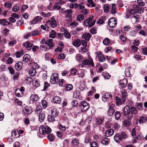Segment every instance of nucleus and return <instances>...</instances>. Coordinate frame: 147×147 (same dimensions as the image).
Returning <instances> with one entry per match:
<instances>
[{
	"label": "nucleus",
	"mask_w": 147,
	"mask_h": 147,
	"mask_svg": "<svg viewBox=\"0 0 147 147\" xmlns=\"http://www.w3.org/2000/svg\"><path fill=\"white\" fill-rule=\"evenodd\" d=\"M23 54V51H18L16 52V57L17 58H19Z\"/></svg>",
	"instance_id": "obj_58"
},
{
	"label": "nucleus",
	"mask_w": 147,
	"mask_h": 147,
	"mask_svg": "<svg viewBox=\"0 0 147 147\" xmlns=\"http://www.w3.org/2000/svg\"><path fill=\"white\" fill-rule=\"evenodd\" d=\"M147 120V118L146 117L144 116H142L141 117L139 121V122L141 123H143L144 122H145Z\"/></svg>",
	"instance_id": "obj_45"
},
{
	"label": "nucleus",
	"mask_w": 147,
	"mask_h": 147,
	"mask_svg": "<svg viewBox=\"0 0 147 147\" xmlns=\"http://www.w3.org/2000/svg\"><path fill=\"white\" fill-rule=\"evenodd\" d=\"M119 133L121 140H122L123 139H126L127 137V134L124 132H121Z\"/></svg>",
	"instance_id": "obj_48"
},
{
	"label": "nucleus",
	"mask_w": 147,
	"mask_h": 147,
	"mask_svg": "<svg viewBox=\"0 0 147 147\" xmlns=\"http://www.w3.org/2000/svg\"><path fill=\"white\" fill-rule=\"evenodd\" d=\"M23 45L28 50H30L31 47H32L33 46V44L28 41H27L26 42L24 43Z\"/></svg>",
	"instance_id": "obj_23"
},
{
	"label": "nucleus",
	"mask_w": 147,
	"mask_h": 147,
	"mask_svg": "<svg viewBox=\"0 0 147 147\" xmlns=\"http://www.w3.org/2000/svg\"><path fill=\"white\" fill-rule=\"evenodd\" d=\"M127 81L126 79H123L121 80L119 83V85L121 88H123L125 87L127 84Z\"/></svg>",
	"instance_id": "obj_11"
},
{
	"label": "nucleus",
	"mask_w": 147,
	"mask_h": 147,
	"mask_svg": "<svg viewBox=\"0 0 147 147\" xmlns=\"http://www.w3.org/2000/svg\"><path fill=\"white\" fill-rule=\"evenodd\" d=\"M56 133L57 136L59 137L60 139H62L64 138L63 136V132L59 131L57 132Z\"/></svg>",
	"instance_id": "obj_53"
},
{
	"label": "nucleus",
	"mask_w": 147,
	"mask_h": 147,
	"mask_svg": "<svg viewBox=\"0 0 147 147\" xmlns=\"http://www.w3.org/2000/svg\"><path fill=\"white\" fill-rule=\"evenodd\" d=\"M36 71L35 69L32 68L29 71L30 75L31 76H34L36 74Z\"/></svg>",
	"instance_id": "obj_35"
},
{
	"label": "nucleus",
	"mask_w": 147,
	"mask_h": 147,
	"mask_svg": "<svg viewBox=\"0 0 147 147\" xmlns=\"http://www.w3.org/2000/svg\"><path fill=\"white\" fill-rule=\"evenodd\" d=\"M93 18V16H91L89 18L84 21V24L86 26H88V27H91L90 26V23L92 21Z\"/></svg>",
	"instance_id": "obj_9"
},
{
	"label": "nucleus",
	"mask_w": 147,
	"mask_h": 147,
	"mask_svg": "<svg viewBox=\"0 0 147 147\" xmlns=\"http://www.w3.org/2000/svg\"><path fill=\"white\" fill-rule=\"evenodd\" d=\"M130 111L131 115L133 114L138 115V111L137 109L134 107H131L130 108Z\"/></svg>",
	"instance_id": "obj_22"
},
{
	"label": "nucleus",
	"mask_w": 147,
	"mask_h": 147,
	"mask_svg": "<svg viewBox=\"0 0 147 147\" xmlns=\"http://www.w3.org/2000/svg\"><path fill=\"white\" fill-rule=\"evenodd\" d=\"M73 96L74 98H80L81 96L80 90L75 91L73 93Z\"/></svg>",
	"instance_id": "obj_32"
},
{
	"label": "nucleus",
	"mask_w": 147,
	"mask_h": 147,
	"mask_svg": "<svg viewBox=\"0 0 147 147\" xmlns=\"http://www.w3.org/2000/svg\"><path fill=\"white\" fill-rule=\"evenodd\" d=\"M30 33L32 36H34L39 35L40 34V32L37 30H35L32 31V32Z\"/></svg>",
	"instance_id": "obj_49"
},
{
	"label": "nucleus",
	"mask_w": 147,
	"mask_h": 147,
	"mask_svg": "<svg viewBox=\"0 0 147 147\" xmlns=\"http://www.w3.org/2000/svg\"><path fill=\"white\" fill-rule=\"evenodd\" d=\"M106 18L105 17H102L97 21V23L99 24H103Z\"/></svg>",
	"instance_id": "obj_38"
},
{
	"label": "nucleus",
	"mask_w": 147,
	"mask_h": 147,
	"mask_svg": "<svg viewBox=\"0 0 147 147\" xmlns=\"http://www.w3.org/2000/svg\"><path fill=\"white\" fill-rule=\"evenodd\" d=\"M78 23L75 21H74L71 23L70 24V26H72L74 27H76L78 26Z\"/></svg>",
	"instance_id": "obj_60"
},
{
	"label": "nucleus",
	"mask_w": 147,
	"mask_h": 147,
	"mask_svg": "<svg viewBox=\"0 0 147 147\" xmlns=\"http://www.w3.org/2000/svg\"><path fill=\"white\" fill-rule=\"evenodd\" d=\"M34 83L36 87H38L40 85V83L38 80L34 78Z\"/></svg>",
	"instance_id": "obj_64"
},
{
	"label": "nucleus",
	"mask_w": 147,
	"mask_h": 147,
	"mask_svg": "<svg viewBox=\"0 0 147 147\" xmlns=\"http://www.w3.org/2000/svg\"><path fill=\"white\" fill-rule=\"evenodd\" d=\"M39 131L41 134L45 135L46 134H49L51 131V129L48 126H45L42 125L39 128Z\"/></svg>",
	"instance_id": "obj_2"
},
{
	"label": "nucleus",
	"mask_w": 147,
	"mask_h": 147,
	"mask_svg": "<svg viewBox=\"0 0 147 147\" xmlns=\"http://www.w3.org/2000/svg\"><path fill=\"white\" fill-rule=\"evenodd\" d=\"M42 19V18L40 16H37L31 22L32 24H35L38 22H40Z\"/></svg>",
	"instance_id": "obj_15"
},
{
	"label": "nucleus",
	"mask_w": 147,
	"mask_h": 147,
	"mask_svg": "<svg viewBox=\"0 0 147 147\" xmlns=\"http://www.w3.org/2000/svg\"><path fill=\"white\" fill-rule=\"evenodd\" d=\"M125 98H122V99H120L117 96L116 97V104L117 106H119L123 103L125 101Z\"/></svg>",
	"instance_id": "obj_13"
},
{
	"label": "nucleus",
	"mask_w": 147,
	"mask_h": 147,
	"mask_svg": "<svg viewBox=\"0 0 147 147\" xmlns=\"http://www.w3.org/2000/svg\"><path fill=\"white\" fill-rule=\"evenodd\" d=\"M0 24L3 26H7L10 24V22H8L7 20L5 19H2L0 20Z\"/></svg>",
	"instance_id": "obj_27"
},
{
	"label": "nucleus",
	"mask_w": 147,
	"mask_h": 147,
	"mask_svg": "<svg viewBox=\"0 0 147 147\" xmlns=\"http://www.w3.org/2000/svg\"><path fill=\"white\" fill-rule=\"evenodd\" d=\"M51 115L57 118L58 116V113H57L56 108H53L50 111Z\"/></svg>",
	"instance_id": "obj_21"
},
{
	"label": "nucleus",
	"mask_w": 147,
	"mask_h": 147,
	"mask_svg": "<svg viewBox=\"0 0 147 147\" xmlns=\"http://www.w3.org/2000/svg\"><path fill=\"white\" fill-rule=\"evenodd\" d=\"M131 120H128L127 119L125 120L124 122V125L126 127H128L129 126L131 122Z\"/></svg>",
	"instance_id": "obj_57"
},
{
	"label": "nucleus",
	"mask_w": 147,
	"mask_h": 147,
	"mask_svg": "<svg viewBox=\"0 0 147 147\" xmlns=\"http://www.w3.org/2000/svg\"><path fill=\"white\" fill-rule=\"evenodd\" d=\"M104 11L105 13H107L109 11V7L107 4H105L103 6Z\"/></svg>",
	"instance_id": "obj_39"
},
{
	"label": "nucleus",
	"mask_w": 147,
	"mask_h": 147,
	"mask_svg": "<svg viewBox=\"0 0 147 147\" xmlns=\"http://www.w3.org/2000/svg\"><path fill=\"white\" fill-rule=\"evenodd\" d=\"M84 18V16L82 15H79L76 17V20L78 21L83 20Z\"/></svg>",
	"instance_id": "obj_51"
},
{
	"label": "nucleus",
	"mask_w": 147,
	"mask_h": 147,
	"mask_svg": "<svg viewBox=\"0 0 147 147\" xmlns=\"http://www.w3.org/2000/svg\"><path fill=\"white\" fill-rule=\"evenodd\" d=\"M81 44V41L79 39H77L75 40L73 43V45L76 47H78L80 46Z\"/></svg>",
	"instance_id": "obj_26"
},
{
	"label": "nucleus",
	"mask_w": 147,
	"mask_h": 147,
	"mask_svg": "<svg viewBox=\"0 0 147 147\" xmlns=\"http://www.w3.org/2000/svg\"><path fill=\"white\" fill-rule=\"evenodd\" d=\"M63 34L65 37L67 38H69L71 37L69 32L66 30H64Z\"/></svg>",
	"instance_id": "obj_41"
},
{
	"label": "nucleus",
	"mask_w": 147,
	"mask_h": 147,
	"mask_svg": "<svg viewBox=\"0 0 147 147\" xmlns=\"http://www.w3.org/2000/svg\"><path fill=\"white\" fill-rule=\"evenodd\" d=\"M114 133V131L112 129L107 130L105 132V135L106 137H110Z\"/></svg>",
	"instance_id": "obj_20"
},
{
	"label": "nucleus",
	"mask_w": 147,
	"mask_h": 147,
	"mask_svg": "<svg viewBox=\"0 0 147 147\" xmlns=\"http://www.w3.org/2000/svg\"><path fill=\"white\" fill-rule=\"evenodd\" d=\"M69 7L73 9L74 8L76 9L78 7V5L77 3H71L69 5Z\"/></svg>",
	"instance_id": "obj_59"
},
{
	"label": "nucleus",
	"mask_w": 147,
	"mask_h": 147,
	"mask_svg": "<svg viewBox=\"0 0 147 147\" xmlns=\"http://www.w3.org/2000/svg\"><path fill=\"white\" fill-rule=\"evenodd\" d=\"M115 106L114 105H112L110 106L108 112V114L109 116H112L113 114L115 112V110L114 109Z\"/></svg>",
	"instance_id": "obj_17"
},
{
	"label": "nucleus",
	"mask_w": 147,
	"mask_h": 147,
	"mask_svg": "<svg viewBox=\"0 0 147 147\" xmlns=\"http://www.w3.org/2000/svg\"><path fill=\"white\" fill-rule=\"evenodd\" d=\"M121 92L122 95V98L125 99L127 96V91L125 89H123Z\"/></svg>",
	"instance_id": "obj_36"
},
{
	"label": "nucleus",
	"mask_w": 147,
	"mask_h": 147,
	"mask_svg": "<svg viewBox=\"0 0 147 147\" xmlns=\"http://www.w3.org/2000/svg\"><path fill=\"white\" fill-rule=\"evenodd\" d=\"M42 108L41 106L40 105H37L36 106V108L35 110V112L37 114H39L42 112Z\"/></svg>",
	"instance_id": "obj_31"
},
{
	"label": "nucleus",
	"mask_w": 147,
	"mask_h": 147,
	"mask_svg": "<svg viewBox=\"0 0 147 147\" xmlns=\"http://www.w3.org/2000/svg\"><path fill=\"white\" fill-rule=\"evenodd\" d=\"M53 40L52 39H50L45 42L46 44L47 45L49 46V49H51L55 46V44L53 43Z\"/></svg>",
	"instance_id": "obj_14"
},
{
	"label": "nucleus",
	"mask_w": 147,
	"mask_h": 147,
	"mask_svg": "<svg viewBox=\"0 0 147 147\" xmlns=\"http://www.w3.org/2000/svg\"><path fill=\"white\" fill-rule=\"evenodd\" d=\"M82 64L84 65H90L92 67H93L94 65V63L92 59L84 60L82 62Z\"/></svg>",
	"instance_id": "obj_8"
},
{
	"label": "nucleus",
	"mask_w": 147,
	"mask_h": 147,
	"mask_svg": "<svg viewBox=\"0 0 147 147\" xmlns=\"http://www.w3.org/2000/svg\"><path fill=\"white\" fill-rule=\"evenodd\" d=\"M39 99L38 96L36 94H32L31 95L30 99L33 101H38Z\"/></svg>",
	"instance_id": "obj_28"
},
{
	"label": "nucleus",
	"mask_w": 147,
	"mask_h": 147,
	"mask_svg": "<svg viewBox=\"0 0 147 147\" xmlns=\"http://www.w3.org/2000/svg\"><path fill=\"white\" fill-rule=\"evenodd\" d=\"M23 63L21 61H18L15 64V68L18 71L21 70L23 66Z\"/></svg>",
	"instance_id": "obj_10"
},
{
	"label": "nucleus",
	"mask_w": 147,
	"mask_h": 147,
	"mask_svg": "<svg viewBox=\"0 0 147 147\" xmlns=\"http://www.w3.org/2000/svg\"><path fill=\"white\" fill-rule=\"evenodd\" d=\"M92 36V35L90 33L86 32L82 36V37L86 40L89 41Z\"/></svg>",
	"instance_id": "obj_18"
},
{
	"label": "nucleus",
	"mask_w": 147,
	"mask_h": 147,
	"mask_svg": "<svg viewBox=\"0 0 147 147\" xmlns=\"http://www.w3.org/2000/svg\"><path fill=\"white\" fill-rule=\"evenodd\" d=\"M97 56L100 61L103 62H104L105 61V58L101 52L97 53Z\"/></svg>",
	"instance_id": "obj_19"
},
{
	"label": "nucleus",
	"mask_w": 147,
	"mask_h": 147,
	"mask_svg": "<svg viewBox=\"0 0 147 147\" xmlns=\"http://www.w3.org/2000/svg\"><path fill=\"white\" fill-rule=\"evenodd\" d=\"M56 33L54 30H52L49 35V37L50 38H54L56 35Z\"/></svg>",
	"instance_id": "obj_46"
},
{
	"label": "nucleus",
	"mask_w": 147,
	"mask_h": 147,
	"mask_svg": "<svg viewBox=\"0 0 147 147\" xmlns=\"http://www.w3.org/2000/svg\"><path fill=\"white\" fill-rule=\"evenodd\" d=\"M21 91L19 89H16L15 90V94L16 96L20 97L23 96V93H21Z\"/></svg>",
	"instance_id": "obj_29"
},
{
	"label": "nucleus",
	"mask_w": 147,
	"mask_h": 147,
	"mask_svg": "<svg viewBox=\"0 0 147 147\" xmlns=\"http://www.w3.org/2000/svg\"><path fill=\"white\" fill-rule=\"evenodd\" d=\"M119 38L121 41L123 42H125L127 40V37L123 35H120Z\"/></svg>",
	"instance_id": "obj_61"
},
{
	"label": "nucleus",
	"mask_w": 147,
	"mask_h": 147,
	"mask_svg": "<svg viewBox=\"0 0 147 147\" xmlns=\"http://www.w3.org/2000/svg\"><path fill=\"white\" fill-rule=\"evenodd\" d=\"M76 58L77 61H81V60H82L83 57L80 54H78L76 55Z\"/></svg>",
	"instance_id": "obj_55"
},
{
	"label": "nucleus",
	"mask_w": 147,
	"mask_h": 147,
	"mask_svg": "<svg viewBox=\"0 0 147 147\" xmlns=\"http://www.w3.org/2000/svg\"><path fill=\"white\" fill-rule=\"evenodd\" d=\"M108 24L110 27L114 28L116 26L117 21L115 18H111L109 20Z\"/></svg>",
	"instance_id": "obj_5"
},
{
	"label": "nucleus",
	"mask_w": 147,
	"mask_h": 147,
	"mask_svg": "<svg viewBox=\"0 0 147 147\" xmlns=\"http://www.w3.org/2000/svg\"><path fill=\"white\" fill-rule=\"evenodd\" d=\"M57 118L51 115H49L48 116V120L50 122H52L55 121Z\"/></svg>",
	"instance_id": "obj_44"
},
{
	"label": "nucleus",
	"mask_w": 147,
	"mask_h": 147,
	"mask_svg": "<svg viewBox=\"0 0 147 147\" xmlns=\"http://www.w3.org/2000/svg\"><path fill=\"white\" fill-rule=\"evenodd\" d=\"M116 12V9L115 6V3H113L112 5V9L111 11V13L114 14Z\"/></svg>",
	"instance_id": "obj_43"
},
{
	"label": "nucleus",
	"mask_w": 147,
	"mask_h": 147,
	"mask_svg": "<svg viewBox=\"0 0 147 147\" xmlns=\"http://www.w3.org/2000/svg\"><path fill=\"white\" fill-rule=\"evenodd\" d=\"M65 87L67 90L70 91L72 89L73 86L71 84H67L65 86Z\"/></svg>",
	"instance_id": "obj_52"
},
{
	"label": "nucleus",
	"mask_w": 147,
	"mask_h": 147,
	"mask_svg": "<svg viewBox=\"0 0 147 147\" xmlns=\"http://www.w3.org/2000/svg\"><path fill=\"white\" fill-rule=\"evenodd\" d=\"M48 24L52 27H55L57 26V23L54 16H52L51 18L50 21H48L46 22L45 25L46 26H48L47 25Z\"/></svg>",
	"instance_id": "obj_6"
},
{
	"label": "nucleus",
	"mask_w": 147,
	"mask_h": 147,
	"mask_svg": "<svg viewBox=\"0 0 147 147\" xmlns=\"http://www.w3.org/2000/svg\"><path fill=\"white\" fill-rule=\"evenodd\" d=\"M32 78L31 77H28L26 78L25 81L26 83L29 84L32 82Z\"/></svg>",
	"instance_id": "obj_54"
},
{
	"label": "nucleus",
	"mask_w": 147,
	"mask_h": 147,
	"mask_svg": "<svg viewBox=\"0 0 147 147\" xmlns=\"http://www.w3.org/2000/svg\"><path fill=\"white\" fill-rule=\"evenodd\" d=\"M53 102L56 103H59L61 101V99L58 96H55L53 98Z\"/></svg>",
	"instance_id": "obj_42"
},
{
	"label": "nucleus",
	"mask_w": 147,
	"mask_h": 147,
	"mask_svg": "<svg viewBox=\"0 0 147 147\" xmlns=\"http://www.w3.org/2000/svg\"><path fill=\"white\" fill-rule=\"evenodd\" d=\"M31 58L30 55L29 54L25 55L23 57V61L25 62H26Z\"/></svg>",
	"instance_id": "obj_30"
},
{
	"label": "nucleus",
	"mask_w": 147,
	"mask_h": 147,
	"mask_svg": "<svg viewBox=\"0 0 147 147\" xmlns=\"http://www.w3.org/2000/svg\"><path fill=\"white\" fill-rule=\"evenodd\" d=\"M80 107L82 111L84 112L89 109L90 107V105L85 101L83 100L81 102V105H80Z\"/></svg>",
	"instance_id": "obj_3"
},
{
	"label": "nucleus",
	"mask_w": 147,
	"mask_h": 147,
	"mask_svg": "<svg viewBox=\"0 0 147 147\" xmlns=\"http://www.w3.org/2000/svg\"><path fill=\"white\" fill-rule=\"evenodd\" d=\"M115 118L116 119H119L121 117L120 112L119 111H117L115 113Z\"/></svg>",
	"instance_id": "obj_56"
},
{
	"label": "nucleus",
	"mask_w": 147,
	"mask_h": 147,
	"mask_svg": "<svg viewBox=\"0 0 147 147\" xmlns=\"http://www.w3.org/2000/svg\"><path fill=\"white\" fill-rule=\"evenodd\" d=\"M45 117V115L44 113H42L39 115V120L41 122L43 121Z\"/></svg>",
	"instance_id": "obj_34"
},
{
	"label": "nucleus",
	"mask_w": 147,
	"mask_h": 147,
	"mask_svg": "<svg viewBox=\"0 0 147 147\" xmlns=\"http://www.w3.org/2000/svg\"><path fill=\"white\" fill-rule=\"evenodd\" d=\"M103 120L102 119L100 118L96 119V126L98 125H100L102 122Z\"/></svg>",
	"instance_id": "obj_62"
},
{
	"label": "nucleus",
	"mask_w": 147,
	"mask_h": 147,
	"mask_svg": "<svg viewBox=\"0 0 147 147\" xmlns=\"http://www.w3.org/2000/svg\"><path fill=\"white\" fill-rule=\"evenodd\" d=\"M47 138L49 141L53 142L55 139V137L53 134H50L48 135Z\"/></svg>",
	"instance_id": "obj_40"
},
{
	"label": "nucleus",
	"mask_w": 147,
	"mask_h": 147,
	"mask_svg": "<svg viewBox=\"0 0 147 147\" xmlns=\"http://www.w3.org/2000/svg\"><path fill=\"white\" fill-rule=\"evenodd\" d=\"M70 74L69 76L71 75L74 76L76 74L77 70L75 68H72L70 70Z\"/></svg>",
	"instance_id": "obj_47"
},
{
	"label": "nucleus",
	"mask_w": 147,
	"mask_h": 147,
	"mask_svg": "<svg viewBox=\"0 0 147 147\" xmlns=\"http://www.w3.org/2000/svg\"><path fill=\"white\" fill-rule=\"evenodd\" d=\"M23 111L24 113L26 115H30L32 112V108L30 106H26L25 107Z\"/></svg>",
	"instance_id": "obj_7"
},
{
	"label": "nucleus",
	"mask_w": 147,
	"mask_h": 147,
	"mask_svg": "<svg viewBox=\"0 0 147 147\" xmlns=\"http://www.w3.org/2000/svg\"><path fill=\"white\" fill-rule=\"evenodd\" d=\"M87 2L88 3H87V5L88 7H90V5L91 6V7L95 6V4L94 3L92 0H88Z\"/></svg>",
	"instance_id": "obj_37"
},
{
	"label": "nucleus",
	"mask_w": 147,
	"mask_h": 147,
	"mask_svg": "<svg viewBox=\"0 0 147 147\" xmlns=\"http://www.w3.org/2000/svg\"><path fill=\"white\" fill-rule=\"evenodd\" d=\"M123 114L125 116H127V119L131 120L133 117V115L130 113V107L128 105L125 106L123 108Z\"/></svg>",
	"instance_id": "obj_1"
},
{
	"label": "nucleus",
	"mask_w": 147,
	"mask_h": 147,
	"mask_svg": "<svg viewBox=\"0 0 147 147\" xmlns=\"http://www.w3.org/2000/svg\"><path fill=\"white\" fill-rule=\"evenodd\" d=\"M110 42V41L109 39L108 38H106L103 40V43L104 45H107L109 44Z\"/></svg>",
	"instance_id": "obj_50"
},
{
	"label": "nucleus",
	"mask_w": 147,
	"mask_h": 147,
	"mask_svg": "<svg viewBox=\"0 0 147 147\" xmlns=\"http://www.w3.org/2000/svg\"><path fill=\"white\" fill-rule=\"evenodd\" d=\"M137 108L139 110H142V103L141 102L138 103L137 105Z\"/></svg>",
	"instance_id": "obj_63"
},
{
	"label": "nucleus",
	"mask_w": 147,
	"mask_h": 147,
	"mask_svg": "<svg viewBox=\"0 0 147 147\" xmlns=\"http://www.w3.org/2000/svg\"><path fill=\"white\" fill-rule=\"evenodd\" d=\"M58 75L57 73H54L51 77L50 82L53 84H56L58 82Z\"/></svg>",
	"instance_id": "obj_4"
},
{
	"label": "nucleus",
	"mask_w": 147,
	"mask_h": 147,
	"mask_svg": "<svg viewBox=\"0 0 147 147\" xmlns=\"http://www.w3.org/2000/svg\"><path fill=\"white\" fill-rule=\"evenodd\" d=\"M139 19L138 15L133 16L131 18V20L133 23H135L138 21Z\"/></svg>",
	"instance_id": "obj_24"
},
{
	"label": "nucleus",
	"mask_w": 147,
	"mask_h": 147,
	"mask_svg": "<svg viewBox=\"0 0 147 147\" xmlns=\"http://www.w3.org/2000/svg\"><path fill=\"white\" fill-rule=\"evenodd\" d=\"M114 139L118 143L121 140L119 133L115 135L114 136Z\"/></svg>",
	"instance_id": "obj_25"
},
{
	"label": "nucleus",
	"mask_w": 147,
	"mask_h": 147,
	"mask_svg": "<svg viewBox=\"0 0 147 147\" xmlns=\"http://www.w3.org/2000/svg\"><path fill=\"white\" fill-rule=\"evenodd\" d=\"M101 142L103 144L107 145L108 144L109 141L107 138H105L102 140Z\"/></svg>",
	"instance_id": "obj_33"
},
{
	"label": "nucleus",
	"mask_w": 147,
	"mask_h": 147,
	"mask_svg": "<svg viewBox=\"0 0 147 147\" xmlns=\"http://www.w3.org/2000/svg\"><path fill=\"white\" fill-rule=\"evenodd\" d=\"M112 97V95L109 93H106L102 97V99L104 102H106L110 97Z\"/></svg>",
	"instance_id": "obj_16"
},
{
	"label": "nucleus",
	"mask_w": 147,
	"mask_h": 147,
	"mask_svg": "<svg viewBox=\"0 0 147 147\" xmlns=\"http://www.w3.org/2000/svg\"><path fill=\"white\" fill-rule=\"evenodd\" d=\"M73 11L71 9H67L64 11L65 14V17L67 18H70L71 17Z\"/></svg>",
	"instance_id": "obj_12"
}]
</instances>
